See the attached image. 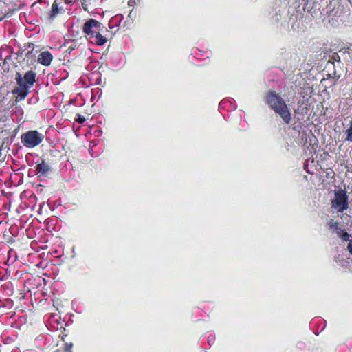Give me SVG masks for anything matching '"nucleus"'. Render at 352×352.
Listing matches in <instances>:
<instances>
[{"mask_svg": "<svg viewBox=\"0 0 352 352\" xmlns=\"http://www.w3.org/2000/svg\"><path fill=\"white\" fill-rule=\"evenodd\" d=\"M129 4H133V2H131V1H129Z\"/></svg>", "mask_w": 352, "mask_h": 352, "instance_id": "aec40b11", "label": "nucleus"}, {"mask_svg": "<svg viewBox=\"0 0 352 352\" xmlns=\"http://www.w3.org/2000/svg\"><path fill=\"white\" fill-rule=\"evenodd\" d=\"M129 4H133V2H131V1H129Z\"/></svg>", "mask_w": 352, "mask_h": 352, "instance_id": "412c9836", "label": "nucleus"}, {"mask_svg": "<svg viewBox=\"0 0 352 352\" xmlns=\"http://www.w3.org/2000/svg\"><path fill=\"white\" fill-rule=\"evenodd\" d=\"M87 1V0H80L81 5L85 10H88L87 5L86 4Z\"/></svg>", "mask_w": 352, "mask_h": 352, "instance_id": "ddd939ff", "label": "nucleus"}, {"mask_svg": "<svg viewBox=\"0 0 352 352\" xmlns=\"http://www.w3.org/2000/svg\"><path fill=\"white\" fill-rule=\"evenodd\" d=\"M338 236L339 237H340L343 241H351L349 239V234L344 230H340L339 231V233L338 234Z\"/></svg>", "mask_w": 352, "mask_h": 352, "instance_id": "9b49d317", "label": "nucleus"}, {"mask_svg": "<svg viewBox=\"0 0 352 352\" xmlns=\"http://www.w3.org/2000/svg\"><path fill=\"white\" fill-rule=\"evenodd\" d=\"M64 12L65 8L63 6V0H55L52 5L50 11L48 12V18L53 20L58 14Z\"/></svg>", "mask_w": 352, "mask_h": 352, "instance_id": "423d86ee", "label": "nucleus"}, {"mask_svg": "<svg viewBox=\"0 0 352 352\" xmlns=\"http://www.w3.org/2000/svg\"><path fill=\"white\" fill-rule=\"evenodd\" d=\"M28 47L31 48V51L34 50V45L32 43H29Z\"/></svg>", "mask_w": 352, "mask_h": 352, "instance_id": "a211bd4d", "label": "nucleus"}, {"mask_svg": "<svg viewBox=\"0 0 352 352\" xmlns=\"http://www.w3.org/2000/svg\"><path fill=\"white\" fill-rule=\"evenodd\" d=\"M104 27L102 24L96 19H90L87 21L82 27L85 36L91 43L97 45H103L107 39L102 35Z\"/></svg>", "mask_w": 352, "mask_h": 352, "instance_id": "f03ea898", "label": "nucleus"}, {"mask_svg": "<svg viewBox=\"0 0 352 352\" xmlns=\"http://www.w3.org/2000/svg\"><path fill=\"white\" fill-rule=\"evenodd\" d=\"M346 134V141L352 142V119L349 123V127L345 131Z\"/></svg>", "mask_w": 352, "mask_h": 352, "instance_id": "9d476101", "label": "nucleus"}, {"mask_svg": "<svg viewBox=\"0 0 352 352\" xmlns=\"http://www.w3.org/2000/svg\"><path fill=\"white\" fill-rule=\"evenodd\" d=\"M331 208L337 212H343L349 208V196L343 189L334 191V196L331 201Z\"/></svg>", "mask_w": 352, "mask_h": 352, "instance_id": "20e7f679", "label": "nucleus"}, {"mask_svg": "<svg viewBox=\"0 0 352 352\" xmlns=\"http://www.w3.org/2000/svg\"><path fill=\"white\" fill-rule=\"evenodd\" d=\"M36 76V74L32 70L27 72L23 77L18 72L15 80L19 87L14 89L12 93L16 94L21 99H24L29 93V89L34 85Z\"/></svg>", "mask_w": 352, "mask_h": 352, "instance_id": "7ed1b4c3", "label": "nucleus"}, {"mask_svg": "<svg viewBox=\"0 0 352 352\" xmlns=\"http://www.w3.org/2000/svg\"><path fill=\"white\" fill-rule=\"evenodd\" d=\"M72 346V344H65V351L67 352H71Z\"/></svg>", "mask_w": 352, "mask_h": 352, "instance_id": "2eb2a0df", "label": "nucleus"}, {"mask_svg": "<svg viewBox=\"0 0 352 352\" xmlns=\"http://www.w3.org/2000/svg\"><path fill=\"white\" fill-rule=\"evenodd\" d=\"M225 104V102L223 101H221V102L220 103L219 106L221 107L222 105H223Z\"/></svg>", "mask_w": 352, "mask_h": 352, "instance_id": "6ab92c4d", "label": "nucleus"}, {"mask_svg": "<svg viewBox=\"0 0 352 352\" xmlns=\"http://www.w3.org/2000/svg\"><path fill=\"white\" fill-rule=\"evenodd\" d=\"M347 250L351 253V254H352V240L349 241L348 245H347Z\"/></svg>", "mask_w": 352, "mask_h": 352, "instance_id": "4468645a", "label": "nucleus"}, {"mask_svg": "<svg viewBox=\"0 0 352 352\" xmlns=\"http://www.w3.org/2000/svg\"><path fill=\"white\" fill-rule=\"evenodd\" d=\"M328 228L336 232L337 234H338L339 231L342 230V229L339 226L338 223L336 222L334 220L331 219L329 220L327 223Z\"/></svg>", "mask_w": 352, "mask_h": 352, "instance_id": "1a4fd4ad", "label": "nucleus"}, {"mask_svg": "<svg viewBox=\"0 0 352 352\" xmlns=\"http://www.w3.org/2000/svg\"><path fill=\"white\" fill-rule=\"evenodd\" d=\"M49 170L50 166L44 161H42L41 164H38L36 166V174H38L40 176L45 175L49 172Z\"/></svg>", "mask_w": 352, "mask_h": 352, "instance_id": "6e6552de", "label": "nucleus"}, {"mask_svg": "<svg viewBox=\"0 0 352 352\" xmlns=\"http://www.w3.org/2000/svg\"><path fill=\"white\" fill-rule=\"evenodd\" d=\"M52 58L53 56L50 52L45 51L38 55V62L43 65L48 66L50 65Z\"/></svg>", "mask_w": 352, "mask_h": 352, "instance_id": "0eeeda50", "label": "nucleus"}, {"mask_svg": "<svg viewBox=\"0 0 352 352\" xmlns=\"http://www.w3.org/2000/svg\"><path fill=\"white\" fill-rule=\"evenodd\" d=\"M76 0H64L65 4H70L74 3Z\"/></svg>", "mask_w": 352, "mask_h": 352, "instance_id": "f3484780", "label": "nucleus"}, {"mask_svg": "<svg viewBox=\"0 0 352 352\" xmlns=\"http://www.w3.org/2000/svg\"><path fill=\"white\" fill-rule=\"evenodd\" d=\"M44 134L34 130L28 131L22 134L21 143L28 148H32L39 145L44 140Z\"/></svg>", "mask_w": 352, "mask_h": 352, "instance_id": "39448f33", "label": "nucleus"}, {"mask_svg": "<svg viewBox=\"0 0 352 352\" xmlns=\"http://www.w3.org/2000/svg\"><path fill=\"white\" fill-rule=\"evenodd\" d=\"M75 48H76V45H74V44H73V43H72L71 45H69V47H68V50H68V51H69V52H72V50H74Z\"/></svg>", "mask_w": 352, "mask_h": 352, "instance_id": "dca6fc26", "label": "nucleus"}, {"mask_svg": "<svg viewBox=\"0 0 352 352\" xmlns=\"http://www.w3.org/2000/svg\"><path fill=\"white\" fill-rule=\"evenodd\" d=\"M265 102L286 124L291 122L290 111L285 101L278 94L274 91H270L266 94Z\"/></svg>", "mask_w": 352, "mask_h": 352, "instance_id": "f257e3e1", "label": "nucleus"}, {"mask_svg": "<svg viewBox=\"0 0 352 352\" xmlns=\"http://www.w3.org/2000/svg\"><path fill=\"white\" fill-rule=\"evenodd\" d=\"M77 116L78 118L76 119V121H77L78 122L82 124L85 121V118L84 116L81 115H78Z\"/></svg>", "mask_w": 352, "mask_h": 352, "instance_id": "f8f14e48", "label": "nucleus"}]
</instances>
